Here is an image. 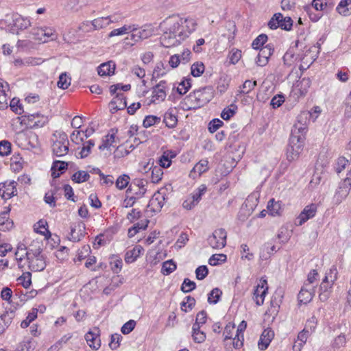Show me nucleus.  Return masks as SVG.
Masks as SVG:
<instances>
[{"mask_svg": "<svg viewBox=\"0 0 351 351\" xmlns=\"http://www.w3.org/2000/svg\"><path fill=\"white\" fill-rule=\"evenodd\" d=\"M196 26L197 23L192 18H182L178 14L167 17L159 25L163 32L161 45L166 48L180 45L195 30Z\"/></svg>", "mask_w": 351, "mask_h": 351, "instance_id": "obj_1", "label": "nucleus"}, {"mask_svg": "<svg viewBox=\"0 0 351 351\" xmlns=\"http://www.w3.org/2000/svg\"><path fill=\"white\" fill-rule=\"evenodd\" d=\"M25 250H26L25 254L28 262L29 269L33 271H43L46 267V263L40 245L36 246L32 244L28 249H25Z\"/></svg>", "mask_w": 351, "mask_h": 351, "instance_id": "obj_2", "label": "nucleus"}, {"mask_svg": "<svg viewBox=\"0 0 351 351\" xmlns=\"http://www.w3.org/2000/svg\"><path fill=\"white\" fill-rule=\"evenodd\" d=\"M304 140L305 137L303 136L291 133L287 148V158L289 161L291 162L299 158L303 151Z\"/></svg>", "mask_w": 351, "mask_h": 351, "instance_id": "obj_3", "label": "nucleus"}, {"mask_svg": "<svg viewBox=\"0 0 351 351\" xmlns=\"http://www.w3.org/2000/svg\"><path fill=\"white\" fill-rule=\"evenodd\" d=\"M56 140L52 144L53 154L57 157L65 156L69 152V140L67 134L64 132H56L53 134Z\"/></svg>", "mask_w": 351, "mask_h": 351, "instance_id": "obj_4", "label": "nucleus"}, {"mask_svg": "<svg viewBox=\"0 0 351 351\" xmlns=\"http://www.w3.org/2000/svg\"><path fill=\"white\" fill-rule=\"evenodd\" d=\"M268 26L271 29L280 27L282 29L289 31L293 26V20L289 16L284 17L281 13H276L269 21Z\"/></svg>", "mask_w": 351, "mask_h": 351, "instance_id": "obj_5", "label": "nucleus"}, {"mask_svg": "<svg viewBox=\"0 0 351 351\" xmlns=\"http://www.w3.org/2000/svg\"><path fill=\"white\" fill-rule=\"evenodd\" d=\"M310 117L311 114L309 112H302L297 117V121L293 126L291 133L305 137L308 125L310 121Z\"/></svg>", "mask_w": 351, "mask_h": 351, "instance_id": "obj_6", "label": "nucleus"}, {"mask_svg": "<svg viewBox=\"0 0 351 351\" xmlns=\"http://www.w3.org/2000/svg\"><path fill=\"white\" fill-rule=\"evenodd\" d=\"M227 232L223 228L216 229L208 237V243L213 249H222L226 245Z\"/></svg>", "mask_w": 351, "mask_h": 351, "instance_id": "obj_7", "label": "nucleus"}, {"mask_svg": "<svg viewBox=\"0 0 351 351\" xmlns=\"http://www.w3.org/2000/svg\"><path fill=\"white\" fill-rule=\"evenodd\" d=\"M154 32V29L151 25H145L141 28H136L134 25H132L130 38L127 37L125 39H130L134 42H138L148 38L152 36Z\"/></svg>", "mask_w": 351, "mask_h": 351, "instance_id": "obj_8", "label": "nucleus"}, {"mask_svg": "<svg viewBox=\"0 0 351 351\" xmlns=\"http://www.w3.org/2000/svg\"><path fill=\"white\" fill-rule=\"evenodd\" d=\"M55 31L48 27H36L32 29V34L35 40L43 43L47 42L50 38L53 40L56 38Z\"/></svg>", "mask_w": 351, "mask_h": 351, "instance_id": "obj_9", "label": "nucleus"}, {"mask_svg": "<svg viewBox=\"0 0 351 351\" xmlns=\"http://www.w3.org/2000/svg\"><path fill=\"white\" fill-rule=\"evenodd\" d=\"M189 99L195 101V108L196 106H203L208 103L211 99V96L206 88H202L195 90L193 93H191L189 96Z\"/></svg>", "mask_w": 351, "mask_h": 351, "instance_id": "obj_10", "label": "nucleus"}, {"mask_svg": "<svg viewBox=\"0 0 351 351\" xmlns=\"http://www.w3.org/2000/svg\"><path fill=\"white\" fill-rule=\"evenodd\" d=\"M267 290V281L264 278H261L253 293V300L258 306H261L263 304Z\"/></svg>", "mask_w": 351, "mask_h": 351, "instance_id": "obj_11", "label": "nucleus"}, {"mask_svg": "<svg viewBox=\"0 0 351 351\" xmlns=\"http://www.w3.org/2000/svg\"><path fill=\"white\" fill-rule=\"evenodd\" d=\"M167 88V82L165 80L160 81L152 88V102L159 103L165 100Z\"/></svg>", "mask_w": 351, "mask_h": 351, "instance_id": "obj_12", "label": "nucleus"}, {"mask_svg": "<svg viewBox=\"0 0 351 351\" xmlns=\"http://www.w3.org/2000/svg\"><path fill=\"white\" fill-rule=\"evenodd\" d=\"M165 193L164 190L157 191L149 200L148 207L154 212H158L162 208L165 202Z\"/></svg>", "mask_w": 351, "mask_h": 351, "instance_id": "obj_13", "label": "nucleus"}, {"mask_svg": "<svg viewBox=\"0 0 351 351\" xmlns=\"http://www.w3.org/2000/svg\"><path fill=\"white\" fill-rule=\"evenodd\" d=\"M16 182L14 181L0 183V195L5 199L11 198L17 194Z\"/></svg>", "mask_w": 351, "mask_h": 351, "instance_id": "obj_14", "label": "nucleus"}, {"mask_svg": "<svg viewBox=\"0 0 351 351\" xmlns=\"http://www.w3.org/2000/svg\"><path fill=\"white\" fill-rule=\"evenodd\" d=\"M86 226L82 221H78L71 225L69 239L73 242L79 241L85 234Z\"/></svg>", "mask_w": 351, "mask_h": 351, "instance_id": "obj_15", "label": "nucleus"}, {"mask_svg": "<svg viewBox=\"0 0 351 351\" xmlns=\"http://www.w3.org/2000/svg\"><path fill=\"white\" fill-rule=\"evenodd\" d=\"M317 206L315 204H311L304 207L303 210L300 213L298 217V226H302L308 219H312L315 217L317 213Z\"/></svg>", "mask_w": 351, "mask_h": 351, "instance_id": "obj_16", "label": "nucleus"}, {"mask_svg": "<svg viewBox=\"0 0 351 351\" xmlns=\"http://www.w3.org/2000/svg\"><path fill=\"white\" fill-rule=\"evenodd\" d=\"M274 49L271 45H267L262 47L256 57V63L258 66H265L269 60V57L274 53Z\"/></svg>", "mask_w": 351, "mask_h": 351, "instance_id": "obj_17", "label": "nucleus"}, {"mask_svg": "<svg viewBox=\"0 0 351 351\" xmlns=\"http://www.w3.org/2000/svg\"><path fill=\"white\" fill-rule=\"evenodd\" d=\"M351 188V177L347 176L346 178L340 184L337 190L335 197L337 201L341 202L349 194Z\"/></svg>", "mask_w": 351, "mask_h": 351, "instance_id": "obj_18", "label": "nucleus"}, {"mask_svg": "<svg viewBox=\"0 0 351 351\" xmlns=\"http://www.w3.org/2000/svg\"><path fill=\"white\" fill-rule=\"evenodd\" d=\"M110 103V112L114 113L118 110H123L127 106L126 99L123 93L119 92Z\"/></svg>", "mask_w": 351, "mask_h": 351, "instance_id": "obj_19", "label": "nucleus"}, {"mask_svg": "<svg viewBox=\"0 0 351 351\" xmlns=\"http://www.w3.org/2000/svg\"><path fill=\"white\" fill-rule=\"evenodd\" d=\"M28 124L31 128H42L48 123L49 119L39 113L32 114L27 116Z\"/></svg>", "mask_w": 351, "mask_h": 351, "instance_id": "obj_20", "label": "nucleus"}, {"mask_svg": "<svg viewBox=\"0 0 351 351\" xmlns=\"http://www.w3.org/2000/svg\"><path fill=\"white\" fill-rule=\"evenodd\" d=\"M310 86L311 80L309 78L304 77L295 84L293 91L298 97H304L307 93Z\"/></svg>", "mask_w": 351, "mask_h": 351, "instance_id": "obj_21", "label": "nucleus"}, {"mask_svg": "<svg viewBox=\"0 0 351 351\" xmlns=\"http://www.w3.org/2000/svg\"><path fill=\"white\" fill-rule=\"evenodd\" d=\"M274 337V332L271 329H265L262 332L258 341L259 349L261 350L267 349Z\"/></svg>", "mask_w": 351, "mask_h": 351, "instance_id": "obj_22", "label": "nucleus"}, {"mask_svg": "<svg viewBox=\"0 0 351 351\" xmlns=\"http://www.w3.org/2000/svg\"><path fill=\"white\" fill-rule=\"evenodd\" d=\"M95 332L90 331L85 335L86 341L88 346L95 349L98 350L101 346V341L98 335V329H95Z\"/></svg>", "mask_w": 351, "mask_h": 351, "instance_id": "obj_23", "label": "nucleus"}, {"mask_svg": "<svg viewBox=\"0 0 351 351\" xmlns=\"http://www.w3.org/2000/svg\"><path fill=\"white\" fill-rule=\"evenodd\" d=\"M114 71L115 64L112 61L103 63L97 68V73L100 76L112 75Z\"/></svg>", "mask_w": 351, "mask_h": 351, "instance_id": "obj_24", "label": "nucleus"}, {"mask_svg": "<svg viewBox=\"0 0 351 351\" xmlns=\"http://www.w3.org/2000/svg\"><path fill=\"white\" fill-rule=\"evenodd\" d=\"M68 167V163L64 161L56 160L51 167V176L53 178H58Z\"/></svg>", "mask_w": 351, "mask_h": 351, "instance_id": "obj_25", "label": "nucleus"}, {"mask_svg": "<svg viewBox=\"0 0 351 351\" xmlns=\"http://www.w3.org/2000/svg\"><path fill=\"white\" fill-rule=\"evenodd\" d=\"M143 248L141 245H136L132 250L126 252L125 255V261L127 263L134 262L140 256Z\"/></svg>", "mask_w": 351, "mask_h": 351, "instance_id": "obj_26", "label": "nucleus"}, {"mask_svg": "<svg viewBox=\"0 0 351 351\" xmlns=\"http://www.w3.org/2000/svg\"><path fill=\"white\" fill-rule=\"evenodd\" d=\"M13 26L18 29H25L30 26V21L26 18H23L19 14L13 15Z\"/></svg>", "mask_w": 351, "mask_h": 351, "instance_id": "obj_27", "label": "nucleus"}, {"mask_svg": "<svg viewBox=\"0 0 351 351\" xmlns=\"http://www.w3.org/2000/svg\"><path fill=\"white\" fill-rule=\"evenodd\" d=\"M267 208L268 213L271 216L280 215L282 212L280 202H276L274 199L269 201Z\"/></svg>", "mask_w": 351, "mask_h": 351, "instance_id": "obj_28", "label": "nucleus"}, {"mask_svg": "<svg viewBox=\"0 0 351 351\" xmlns=\"http://www.w3.org/2000/svg\"><path fill=\"white\" fill-rule=\"evenodd\" d=\"M336 10L343 16L351 14V0H341L337 6Z\"/></svg>", "mask_w": 351, "mask_h": 351, "instance_id": "obj_29", "label": "nucleus"}, {"mask_svg": "<svg viewBox=\"0 0 351 351\" xmlns=\"http://www.w3.org/2000/svg\"><path fill=\"white\" fill-rule=\"evenodd\" d=\"M163 122L165 123L166 126L169 128H173L176 127L178 123V119L172 110H169L165 113Z\"/></svg>", "mask_w": 351, "mask_h": 351, "instance_id": "obj_30", "label": "nucleus"}, {"mask_svg": "<svg viewBox=\"0 0 351 351\" xmlns=\"http://www.w3.org/2000/svg\"><path fill=\"white\" fill-rule=\"evenodd\" d=\"M89 23H91L93 30L105 28L109 25L107 17H99L94 19L91 22L86 21L84 23L83 25H88Z\"/></svg>", "mask_w": 351, "mask_h": 351, "instance_id": "obj_31", "label": "nucleus"}, {"mask_svg": "<svg viewBox=\"0 0 351 351\" xmlns=\"http://www.w3.org/2000/svg\"><path fill=\"white\" fill-rule=\"evenodd\" d=\"M95 142L93 140H88L83 143V146L78 153V155L81 158H84L87 157L90 153L91 149L94 147Z\"/></svg>", "mask_w": 351, "mask_h": 351, "instance_id": "obj_32", "label": "nucleus"}, {"mask_svg": "<svg viewBox=\"0 0 351 351\" xmlns=\"http://www.w3.org/2000/svg\"><path fill=\"white\" fill-rule=\"evenodd\" d=\"M90 178V175L85 171H78L71 177V180L75 183H82Z\"/></svg>", "mask_w": 351, "mask_h": 351, "instance_id": "obj_33", "label": "nucleus"}, {"mask_svg": "<svg viewBox=\"0 0 351 351\" xmlns=\"http://www.w3.org/2000/svg\"><path fill=\"white\" fill-rule=\"evenodd\" d=\"M38 312V308H33L32 311L28 313L26 319L21 322V328H26L28 327L29 324L37 318Z\"/></svg>", "mask_w": 351, "mask_h": 351, "instance_id": "obj_34", "label": "nucleus"}, {"mask_svg": "<svg viewBox=\"0 0 351 351\" xmlns=\"http://www.w3.org/2000/svg\"><path fill=\"white\" fill-rule=\"evenodd\" d=\"M38 228H34V230L36 232L43 235L45 238L48 239L51 237V232L46 228L47 226V223L45 221L40 220L37 222Z\"/></svg>", "mask_w": 351, "mask_h": 351, "instance_id": "obj_35", "label": "nucleus"}, {"mask_svg": "<svg viewBox=\"0 0 351 351\" xmlns=\"http://www.w3.org/2000/svg\"><path fill=\"white\" fill-rule=\"evenodd\" d=\"M346 167H348L349 169L351 167L350 165V159L348 160L343 156L339 157L337 160V167L336 171L337 173H341L343 170L346 169Z\"/></svg>", "mask_w": 351, "mask_h": 351, "instance_id": "obj_36", "label": "nucleus"}, {"mask_svg": "<svg viewBox=\"0 0 351 351\" xmlns=\"http://www.w3.org/2000/svg\"><path fill=\"white\" fill-rule=\"evenodd\" d=\"M163 170L159 166H154L152 168L151 180L153 183H158L162 180Z\"/></svg>", "mask_w": 351, "mask_h": 351, "instance_id": "obj_37", "label": "nucleus"}, {"mask_svg": "<svg viewBox=\"0 0 351 351\" xmlns=\"http://www.w3.org/2000/svg\"><path fill=\"white\" fill-rule=\"evenodd\" d=\"M208 165L207 159H202L195 165L192 171L201 175L208 169Z\"/></svg>", "mask_w": 351, "mask_h": 351, "instance_id": "obj_38", "label": "nucleus"}, {"mask_svg": "<svg viewBox=\"0 0 351 351\" xmlns=\"http://www.w3.org/2000/svg\"><path fill=\"white\" fill-rule=\"evenodd\" d=\"M176 269V264L172 260H169L162 263L161 272L164 275H169L175 271Z\"/></svg>", "mask_w": 351, "mask_h": 351, "instance_id": "obj_39", "label": "nucleus"}, {"mask_svg": "<svg viewBox=\"0 0 351 351\" xmlns=\"http://www.w3.org/2000/svg\"><path fill=\"white\" fill-rule=\"evenodd\" d=\"M314 295L309 291L301 289L298 294V300L300 303L307 304L312 300Z\"/></svg>", "mask_w": 351, "mask_h": 351, "instance_id": "obj_40", "label": "nucleus"}, {"mask_svg": "<svg viewBox=\"0 0 351 351\" xmlns=\"http://www.w3.org/2000/svg\"><path fill=\"white\" fill-rule=\"evenodd\" d=\"M71 77H68L65 73L60 74L57 83L58 88L66 89L71 84Z\"/></svg>", "mask_w": 351, "mask_h": 351, "instance_id": "obj_41", "label": "nucleus"}, {"mask_svg": "<svg viewBox=\"0 0 351 351\" xmlns=\"http://www.w3.org/2000/svg\"><path fill=\"white\" fill-rule=\"evenodd\" d=\"M14 317V311L12 310L6 311L3 314L0 315V319L2 320L3 324L8 328L12 322Z\"/></svg>", "mask_w": 351, "mask_h": 351, "instance_id": "obj_42", "label": "nucleus"}, {"mask_svg": "<svg viewBox=\"0 0 351 351\" xmlns=\"http://www.w3.org/2000/svg\"><path fill=\"white\" fill-rule=\"evenodd\" d=\"M114 134H108L106 136V139L104 140L102 144L99 146V149L100 150H104L105 149H110L111 146H113V143H114Z\"/></svg>", "mask_w": 351, "mask_h": 351, "instance_id": "obj_43", "label": "nucleus"}, {"mask_svg": "<svg viewBox=\"0 0 351 351\" xmlns=\"http://www.w3.org/2000/svg\"><path fill=\"white\" fill-rule=\"evenodd\" d=\"M0 109H4L8 107L7 106V99L5 95V88H8L9 85L8 83H5L4 86L2 83L0 82Z\"/></svg>", "mask_w": 351, "mask_h": 351, "instance_id": "obj_44", "label": "nucleus"}, {"mask_svg": "<svg viewBox=\"0 0 351 351\" xmlns=\"http://www.w3.org/2000/svg\"><path fill=\"white\" fill-rule=\"evenodd\" d=\"M346 344V335L343 334H341L335 338L332 343V347L333 349H339L343 348Z\"/></svg>", "mask_w": 351, "mask_h": 351, "instance_id": "obj_45", "label": "nucleus"}, {"mask_svg": "<svg viewBox=\"0 0 351 351\" xmlns=\"http://www.w3.org/2000/svg\"><path fill=\"white\" fill-rule=\"evenodd\" d=\"M204 69L202 62H197L191 66V75L194 77H199L204 73Z\"/></svg>", "mask_w": 351, "mask_h": 351, "instance_id": "obj_46", "label": "nucleus"}, {"mask_svg": "<svg viewBox=\"0 0 351 351\" xmlns=\"http://www.w3.org/2000/svg\"><path fill=\"white\" fill-rule=\"evenodd\" d=\"M222 292L218 288L213 289L208 294V302L210 304H217L219 301Z\"/></svg>", "mask_w": 351, "mask_h": 351, "instance_id": "obj_47", "label": "nucleus"}, {"mask_svg": "<svg viewBox=\"0 0 351 351\" xmlns=\"http://www.w3.org/2000/svg\"><path fill=\"white\" fill-rule=\"evenodd\" d=\"M195 304V300L191 296H186L184 300L181 304V308L182 311L187 312L189 308L191 310Z\"/></svg>", "mask_w": 351, "mask_h": 351, "instance_id": "obj_48", "label": "nucleus"}, {"mask_svg": "<svg viewBox=\"0 0 351 351\" xmlns=\"http://www.w3.org/2000/svg\"><path fill=\"white\" fill-rule=\"evenodd\" d=\"M226 261V255L223 254H213L210 256L208 260V263L212 266H215L221 263H223Z\"/></svg>", "mask_w": 351, "mask_h": 351, "instance_id": "obj_49", "label": "nucleus"}, {"mask_svg": "<svg viewBox=\"0 0 351 351\" xmlns=\"http://www.w3.org/2000/svg\"><path fill=\"white\" fill-rule=\"evenodd\" d=\"M131 29L132 25H123L121 28L115 29L111 31L108 34V37L123 35L128 32H131Z\"/></svg>", "mask_w": 351, "mask_h": 351, "instance_id": "obj_50", "label": "nucleus"}, {"mask_svg": "<svg viewBox=\"0 0 351 351\" xmlns=\"http://www.w3.org/2000/svg\"><path fill=\"white\" fill-rule=\"evenodd\" d=\"M241 58V51L237 49H232L228 54L230 62L232 64H237Z\"/></svg>", "mask_w": 351, "mask_h": 351, "instance_id": "obj_51", "label": "nucleus"}, {"mask_svg": "<svg viewBox=\"0 0 351 351\" xmlns=\"http://www.w3.org/2000/svg\"><path fill=\"white\" fill-rule=\"evenodd\" d=\"M257 85V82L256 80H245L242 86L241 90H240L241 93L247 94L251 90H252L254 87Z\"/></svg>", "mask_w": 351, "mask_h": 351, "instance_id": "obj_52", "label": "nucleus"}, {"mask_svg": "<svg viewBox=\"0 0 351 351\" xmlns=\"http://www.w3.org/2000/svg\"><path fill=\"white\" fill-rule=\"evenodd\" d=\"M129 180L130 177L128 175L123 174L120 176L116 180L117 188L121 190L125 189L128 186Z\"/></svg>", "mask_w": 351, "mask_h": 351, "instance_id": "obj_53", "label": "nucleus"}, {"mask_svg": "<svg viewBox=\"0 0 351 351\" xmlns=\"http://www.w3.org/2000/svg\"><path fill=\"white\" fill-rule=\"evenodd\" d=\"M195 287L196 285L195 282L189 280V278H185L182 285L181 290L184 293H189L194 290Z\"/></svg>", "mask_w": 351, "mask_h": 351, "instance_id": "obj_54", "label": "nucleus"}, {"mask_svg": "<svg viewBox=\"0 0 351 351\" xmlns=\"http://www.w3.org/2000/svg\"><path fill=\"white\" fill-rule=\"evenodd\" d=\"M267 40L266 34H261L256 37L252 42V46L254 49H258L263 46Z\"/></svg>", "mask_w": 351, "mask_h": 351, "instance_id": "obj_55", "label": "nucleus"}, {"mask_svg": "<svg viewBox=\"0 0 351 351\" xmlns=\"http://www.w3.org/2000/svg\"><path fill=\"white\" fill-rule=\"evenodd\" d=\"M160 118L154 115H148L143 120V125L145 128H149L159 123Z\"/></svg>", "mask_w": 351, "mask_h": 351, "instance_id": "obj_56", "label": "nucleus"}, {"mask_svg": "<svg viewBox=\"0 0 351 351\" xmlns=\"http://www.w3.org/2000/svg\"><path fill=\"white\" fill-rule=\"evenodd\" d=\"M10 106L11 110L17 114H21L23 112L20 101L16 98L11 100Z\"/></svg>", "mask_w": 351, "mask_h": 351, "instance_id": "obj_57", "label": "nucleus"}, {"mask_svg": "<svg viewBox=\"0 0 351 351\" xmlns=\"http://www.w3.org/2000/svg\"><path fill=\"white\" fill-rule=\"evenodd\" d=\"M11 152V143L8 141H1L0 142V155L2 156H8Z\"/></svg>", "mask_w": 351, "mask_h": 351, "instance_id": "obj_58", "label": "nucleus"}, {"mask_svg": "<svg viewBox=\"0 0 351 351\" xmlns=\"http://www.w3.org/2000/svg\"><path fill=\"white\" fill-rule=\"evenodd\" d=\"M233 108H224L221 114V117L223 120H229L236 113L237 106H231Z\"/></svg>", "mask_w": 351, "mask_h": 351, "instance_id": "obj_59", "label": "nucleus"}, {"mask_svg": "<svg viewBox=\"0 0 351 351\" xmlns=\"http://www.w3.org/2000/svg\"><path fill=\"white\" fill-rule=\"evenodd\" d=\"M206 191V186L204 184H202L198 189L191 195V197L198 203L202 199V196Z\"/></svg>", "mask_w": 351, "mask_h": 351, "instance_id": "obj_60", "label": "nucleus"}, {"mask_svg": "<svg viewBox=\"0 0 351 351\" xmlns=\"http://www.w3.org/2000/svg\"><path fill=\"white\" fill-rule=\"evenodd\" d=\"M208 274V269L206 265L198 267L195 270L196 278L198 280L204 279Z\"/></svg>", "mask_w": 351, "mask_h": 351, "instance_id": "obj_61", "label": "nucleus"}, {"mask_svg": "<svg viewBox=\"0 0 351 351\" xmlns=\"http://www.w3.org/2000/svg\"><path fill=\"white\" fill-rule=\"evenodd\" d=\"M191 88V82L190 80H183L180 83L178 87L177 88V91L180 95H184Z\"/></svg>", "mask_w": 351, "mask_h": 351, "instance_id": "obj_62", "label": "nucleus"}, {"mask_svg": "<svg viewBox=\"0 0 351 351\" xmlns=\"http://www.w3.org/2000/svg\"><path fill=\"white\" fill-rule=\"evenodd\" d=\"M111 269L114 274H118L123 265L122 260L118 257H115L114 259L110 262Z\"/></svg>", "mask_w": 351, "mask_h": 351, "instance_id": "obj_63", "label": "nucleus"}, {"mask_svg": "<svg viewBox=\"0 0 351 351\" xmlns=\"http://www.w3.org/2000/svg\"><path fill=\"white\" fill-rule=\"evenodd\" d=\"M223 121L219 119H213L208 125V130L211 133L215 132L222 125Z\"/></svg>", "mask_w": 351, "mask_h": 351, "instance_id": "obj_64", "label": "nucleus"}]
</instances>
